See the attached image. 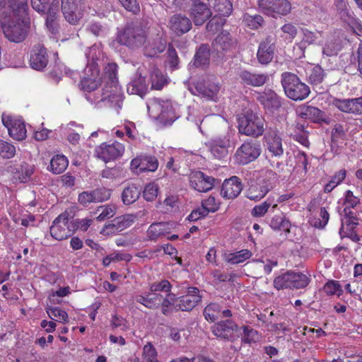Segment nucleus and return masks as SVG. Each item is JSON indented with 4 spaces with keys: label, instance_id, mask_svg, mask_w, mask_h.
<instances>
[{
    "label": "nucleus",
    "instance_id": "obj_1",
    "mask_svg": "<svg viewBox=\"0 0 362 362\" xmlns=\"http://www.w3.org/2000/svg\"><path fill=\"white\" fill-rule=\"evenodd\" d=\"M104 71V77L111 85L103 88L101 100L118 111L122 108L124 95L117 84V65L115 63H109Z\"/></svg>",
    "mask_w": 362,
    "mask_h": 362
},
{
    "label": "nucleus",
    "instance_id": "obj_2",
    "mask_svg": "<svg viewBox=\"0 0 362 362\" xmlns=\"http://www.w3.org/2000/svg\"><path fill=\"white\" fill-rule=\"evenodd\" d=\"M150 30V28L146 23H136L129 25L118 33L116 40L119 44L131 49H138L143 47L147 41V35Z\"/></svg>",
    "mask_w": 362,
    "mask_h": 362
},
{
    "label": "nucleus",
    "instance_id": "obj_3",
    "mask_svg": "<svg viewBox=\"0 0 362 362\" xmlns=\"http://www.w3.org/2000/svg\"><path fill=\"white\" fill-rule=\"evenodd\" d=\"M101 85V78L98 66H90L84 70V74L81 80L79 87L84 93L86 98L91 103L103 102L102 92L98 91Z\"/></svg>",
    "mask_w": 362,
    "mask_h": 362
},
{
    "label": "nucleus",
    "instance_id": "obj_4",
    "mask_svg": "<svg viewBox=\"0 0 362 362\" xmlns=\"http://www.w3.org/2000/svg\"><path fill=\"white\" fill-rule=\"evenodd\" d=\"M276 180V175L273 171L263 172L256 181H250L245 196L250 200H260L274 187Z\"/></svg>",
    "mask_w": 362,
    "mask_h": 362
},
{
    "label": "nucleus",
    "instance_id": "obj_5",
    "mask_svg": "<svg viewBox=\"0 0 362 362\" xmlns=\"http://www.w3.org/2000/svg\"><path fill=\"white\" fill-rule=\"evenodd\" d=\"M0 24L5 37L14 42H22L26 37L30 25V18L0 19Z\"/></svg>",
    "mask_w": 362,
    "mask_h": 362
},
{
    "label": "nucleus",
    "instance_id": "obj_6",
    "mask_svg": "<svg viewBox=\"0 0 362 362\" xmlns=\"http://www.w3.org/2000/svg\"><path fill=\"white\" fill-rule=\"evenodd\" d=\"M281 84L286 96L293 100H303L310 93V88L291 72L281 74Z\"/></svg>",
    "mask_w": 362,
    "mask_h": 362
},
{
    "label": "nucleus",
    "instance_id": "obj_7",
    "mask_svg": "<svg viewBox=\"0 0 362 362\" xmlns=\"http://www.w3.org/2000/svg\"><path fill=\"white\" fill-rule=\"evenodd\" d=\"M238 130L242 134L257 138L265 131V120L253 112H247L239 119Z\"/></svg>",
    "mask_w": 362,
    "mask_h": 362
},
{
    "label": "nucleus",
    "instance_id": "obj_8",
    "mask_svg": "<svg viewBox=\"0 0 362 362\" xmlns=\"http://www.w3.org/2000/svg\"><path fill=\"white\" fill-rule=\"evenodd\" d=\"M28 0H0V19L28 18Z\"/></svg>",
    "mask_w": 362,
    "mask_h": 362
},
{
    "label": "nucleus",
    "instance_id": "obj_9",
    "mask_svg": "<svg viewBox=\"0 0 362 362\" xmlns=\"http://www.w3.org/2000/svg\"><path fill=\"white\" fill-rule=\"evenodd\" d=\"M310 282L309 278L300 272H287L274 279V286L278 290L284 288H303Z\"/></svg>",
    "mask_w": 362,
    "mask_h": 362
},
{
    "label": "nucleus",
    "instance_id": "obj_10",
    "mask_svg": "<svg viewBox=\"0 0 362 362\" xmlns=\"http://www.w3.org/2000/svg\"><path fill=\"white\" fill-rule=\"evenodd\" d=\"M62 12L67 22L76 25L88 8L87 0H61Z\"/></svg>",
    "mask_w": 362,
    "mask_h": 362
},
{
    "label": "nucleus",
    "instance_id": "obj_11",
    "mask_svg": "<svg viewBox=\"0 0 362 362\" xmlns=\"http://www.w3.org/2000/svg\"><path fill=\"white\" fill-rule=\"evenodd\" d=\"M74 230L71 214L64 211L59 215L50 227L52 237L57 240H62L70 237Z\"/></svg>",
    "mask_w": 362,
    "mask_h": 362
},
{
    "label": "nucleus",
    "instance_id": "obj_12",
    "mask_svg": "<svg viewBox=\"0 0 362 362\" xmlns=\"http://www.w3.org/2000/svg\"><path fill=\"white\" fill-rule=\"evenodd\" d=\"M257 4L264 14L273 18L286 16L291 10L288 0H257Z\"/></svg>",
    "mask_w": 362,
    "mask_h": 362
},
{
    "label": "nucleus",
    "instance_id": "obj_13",
    "mask_svg": "<svg viewBox=\"0 0 362 362\" xmlns=\"http://www.w3.org/2000/svg\"><path fill=\"white\" fill-rule=\"evenodd\" d=\"M147 108L149 115L155 119L172 121L174 117L172 103L169 100L153 98L148 102Z\"/></svg>",
    "mask_w": 362,
    "mask_h": 362
},
{
    "label": "nucleus",
    "instance_id": "obj_14",
    "mask_svg": "<svg viewBox=\"0 0 362 362\" xmlns=\"http://www.w3.org/2000/svg\"><path fill=\"white\" fill-rule=\"evenodd\" d=\"M261 146L257 142H245L236 151L235 161L239 164H247L256 160L261 154Z\"/></svg>",
    "mask_w": 362,
    "mask_h": 362
},
{
    "label": "nucleus",
    "instance_id": "obj_15",
    "mask_svg": "<svg viewBox=\"0 0 362 362\" xmlns=\"http://www.w3.org/2000/svg\"><path fill=\"white\" fill-rule=\"evenodd\" d=\"M266 149L272 156L281 157L284 154L282 139L276 127H269L264 136Z\"/></svg>",
    "mask_w": 362,
    "mask_h": 362
},
{
    "label": "nucleus",
    "instance_id": "obj_16",
    "mask_svg": "<svg viewBox=\"0 0 362 362\" xmlns=\"http://www.w3.org/2000/svg\"><path fill=\"white\" fill-rule=\"evenodd\" d=\"M124 152V145L117 141L111 144H103L95 149L97 158L105 163L119 158Z\"/></svg>",
    "mask_w": 362,
    "mask_h": 362
},
{
    "label": "nucleus",
    "instance_id": "obj_17",
    "mask_svg": "<svg viewBox=\"0 0 362 362\" xmlns=\"http://www.w3.org/2000/svg\"><path fill=\"white\" fill-rule=\"evenodd\" d=\"M212 332L217 337L233 341L240 334V329L232 320H226L215 324Z\"/></svg>",
    "mask_w": 362,
    "mask_h": 362
},
{
    "label": "nucleus",
    "instance_id": "obj_18",
    "mask_svg": "<svg viewBox=\"0 0 362 362\" xmlns=\"http://www.w3.org/2000/svg\"><path fill=\"white\" fill-rule=\"evenodd\" d=\"M2 122L8 129L9 135L14 139L22 141L26 137L27 131L21 119L3 115Z\"/></svg>",
    "mask_w": 362,
    "mask_h": 362
},
{
    "label": "nucleus",
    "instance_id": "obj_19",
    "mask_svg": "<svg viewBox=\"0 0 362 362\" xmlns=\"http://www.w3.org/2000/svg\"><path fill=\"white\" fill-rule=\"evenodd\" d=\"M228 127L227 120L218 115H206L199 125V129L202 134L219 132L221 129Z\"/></svg>",
    "mask_w": 362,
    "mask_h": 362
},
{
    "label": "nucleus",
    "instance_id": "obj_20",
    "mask_svg": "<svg viewBox=\"0 0 362 362\" xmlns=\"http://www.w3.org/2000/svg\"><path fill=\"white\" fill-rule=\"evenodd\" d=\"M165 48V40L158 34L152 35L150 31L147 35V41L143 45L144 55L148 57H155L164 52Z\"/></svg>",
    "mask_w": 362,
    "mask_h": 362
},
{
    "label": "nucleus",
    "instance_id": "obj_21",
    "mask_svg": "<svg viewBox=\"0 0 362 362\" xmlns=\"http://www.w3.org/2000/svg\"><path fill=\"white\" fill-rule=\"evenodd\" d=\"M275 40L272 36L265 37L259 45L257 58L261 64H269L275 54Z\"/></svg>",
    "mask_w": 362,
    "mask_h": 362
},
{
    "label": "nucleus",
    "instance_id": "obj_22",
    "mask_svg": "<svg viewBox=\"0 0 362 362\" xmlns=\"http://www.w3.org/2000/svg\"><path fill=\"white\" fill-rule=\"evenodd\" d=\"M237 76L241 84L252 87L262 86L269 80L267 74L252 72L246 69H240Z\"/></svg>",
    "mask_w": 362,
    "mask_h": 362
},
{
    "label": "nucleus",
    "instance_id": "obj_23",
    "mask_svg": "<svg viewBox=\"0 0 362 362\" xmlns=\"http://www.w3.org/2000/svg\"><path fill=\"white\" fill-rule=\"evenodd\" d=\"M136 216L134 214H125L117 216L106 224L101 233L104 234H114L125 230L131 226L135 221Z\"/></svg>",
    "mask_w": 362,
    "mask_h": 362
},
{
    "label": "nucleus",
    "instance_id": "obj_24",
    "mask_svg": "<svg viewBox=\"0 0 362 362\" xmlns=\"http://www.w3.org/2000/svg\"><path fill=\"white\" fill-rule=\"evenodd\" d=\"M214 177L201 171H194L189 175L190 186L200 192H206L211 189L214 185Z\"/></svg>",
    "mask_w": 362,
    "mask_h": 362
},
{
    "label": "nucleus",
    "instance_id": "obj_25",
    "mask_svg": "<svg viewBox=\"0 0 362 362\" xmlns=\"http://www.w3.org/2000/svg\"><path fill=\"white\" fill-rule=\"evenodd\" d=\"M219 90L220 86L218 83L203 80L196 83L194 88L192 89V93L209 100H215Z\"/></svg>",
    "mask_w": 362,
    "mask_h": 362
},
{
    "label": "nucleus",
    "instance_id": "obj_26",
    "mask_svg": "<svg viewBox=\"0 0 362 362\" xmlns=\"http://www.w3.org/2000/svg\"><path fill=\"white\" fill-rule=\"evenodd\" d=\"M199 289L195 287L189 288L188 293L181 296L175 301V308L182 311L191 310L199 302L202 296L198 294Z\"/></svg>",
    "mask_w": 362,
    "mask_h": 362
},
{
    "label": "nucleus",
    "instance_id": "obj_27",
    "mask_svg": "<svg viewBox=\"0 0 362 362\" xmlns=\"http://www.w3.org/2000/svg\"><path fill=\"white\" fill-rule=\"evenodd\" d=\"M344 35L339 30H336L327 38L323 47L322 54L327 57L336 55L341 49Z\"/></svg>",
    "mask_w": 362,
    "mask_h": 362
},
{
    "label": "nucleus",
    "instance_id": "obj_28",
    "mask_svg": "<svg viewBox=\"0 0 362 362\" xmlns=\"http://www.w3.org/2000/svg\"><path fill=\"white\" fill-rule=\"evenodd\" d=\"M334 105L346 113L362 115V96L351 99H335Z\"/></svg>",
    "mask_w": 362,
    "mask_h": 362
},
{
    "label": "nucleus",
    "instance_id": "obj_29",
    "mask_svg": "<svg viewBox=\"0 0 362 362\" xmlns=\"http://www.w3.org/2000/svg\"><path fill=\"white\" fill-rule=\"evenodd\" d=\"M243 189L240 179L236 176L226 180L221 187V195L225 199L237 197Z\"/></svg>",
    "mask_w": 362,
    "mask_h": 362
},
{
    "label": "nucleus",
    "instance_id": "obj_30",
    "mask_svg": "<svg viewBox=\"0 0 362 362\" xmlns=\"http://www.w3.org/2000/svg\"><path fill=\"white\" fill-rule=\"evenodd\" d=\"M48 64V55L46 49L42 45H37L32 49L30 65L35 70L41 71Z\"/></svg>",
    "mask_w": 362,
    "mask_h": 362
},
{
    "label": "nucleus",
    "instance_id": "obj_31",
    "mask_svg": "<svg viewBox=\"0 0 362 362\" xmlns=\"http://www.w3.org/2000/svg\"><path fill=\"white\" fill-rule=\"evenodd\" d=\"M168 26L177 35H181L191 29L192 23L187 16L179 13L170 18Z\"/></svg>",
    "mask_w": 362,
    "mask_h": 362
},
{
    "label": "nucleus",
    "instance_id": "obj_32",
    "mask_svg": "<svg viewBox=\"0 0 362 362\" xmlns=\"http://www.w3.org/2000/svg\"><path fill=\"white\" fill-rule=\"evenodd\" d=\"M257 100L270 112H274L281 107L279 97L272 90H267L260 93Z\"/></svg>",
    "mask_w": 362,
    "mask_h": 362
},
{
    "label": "nucleus",
    "instance_id": "obj_33",
    "mask_svg": "<svg viewBox=\"0 0 362 362\" xmlns=\"http://www.w3.org/2000/svg\"><path fill=\"white\" fill-rule=\"evenodd\" d=\"M148 90L146 78L141 74H137L127 85V90L129 94L143 97Z\"/></svg>",
    "mask_w": 362,
    "mask_h": 362
},
{
    "label": "nucleus",
    "instance_id": "obj_34",
    "mask_svg": "<svg viewBox=\"0 0 362 362\" xmlns=\"http://www.w3.org/2000/svg\"><path fill=\"white\" fill-rule=\"evenodd\" d=\"M213 46L218 52L230 51L235 47L229 33L226 31L221 32L216 37L213 42Z\"/></svg>",
    "mask_w": 362,
    "mask_h": 362
},
{
    "label": "nucleus",
    "instance_id": "obj_35",
    "mask_svg": "<svg viewBox=\"0 0 362 362\" xmlns=\"http://www.w3.org/2000/svg\"><path fill=\"white\" fill-rule=\"evenodd\" d=\"M211 15L210 10L202 3L194 4L191 8V16L196 25H202Z\"/></svg>",
    "mask_w": 362,
    "mask_h": 362
},
{
    "label": "nucleus",
    "instance_id": "obj_36",
    "mask_svg": "<svg viewBox=\"0 0 362 362\" xmlns=\"http://www.w3.org/2000/svg\"><path fill=\"white\" fill-rule=\"evenodd\" d=\"M45 14L47 15L46 25L47 28L52 31V33H54L57 29V24L56 21L59 16V1H52L49 6L48 9L47 8Z\"/></svg>",
    "mask_w": 362,
    "mask_h": 362
},
{
    "label": "nucleus",
    "instance_id": "obj_37",
    "mask_svg": "<svg viewBox=\"0 0 362 362\" xmlns=\"http://www.w3.org/2000/svg\"><path fill=\"white\" fill-rule=\"evenodd\" d=\"M170 233L169 223L159 222L152 223L148 230V238L151 240H156L163 236L166 235Z\"/></svg>",
    "mask_w": 362,
    "mask_h": 362
},
{
    "label": "nucleus",
    "instance_id": "obj_38",
    "mask_svg": "<svg viewBox=\"0 0 362 362\" xmlns=\"http://www.w3.org/2000/svg\"><path fill=\"white\" fill-rule=\"evenodd\" d=\"M150 79L153 89L160 90L165 84L166 78L161 71L153 64H149Z\"/></svg>",
    "mask_w": 362,
    "mask_h": 362
},
{
    "label": "nucleus",
    "instance_id": "obj_39",
    "mask_svg": "<svg viewBox=\"0 0 362 362\" xmlns=\"http://www.w3.org/2000/svg\"><path fill=\"white\" fill-rule=\"evenodd\" d=\"M69 161L63 155H56L50 160L48 170L54 174L62 173L68 167Z\"/></svg>",
    "mask_w": 362,
    "mask_h": 362
},
{
    "label": "nucleus",
    "instance_id": "obj_40",
    "mask_svg": "<svg viewBox=\"0 0 362 362\" xmlns=\"http://www.w3.org/2000/svg\"><path fill=\"white\" fill-rule=\"evenodd\" d=\"M141 189L135 185L125 187L122 193V199L124 204L129 205L134 203L140 197Z\"/></svg>",
    "mask_w": 362,
    "mask_h": 362
},
{
    "label": "nucleus",
    "instance_id": "obj_41",
    "mask_svg": "<svg viewBox=\"0 0 362 362\" xmlns=\"http://www.w3.org/2000/svg\"><path fill=\"white\" fill-rule=\"evenodd\" d=\"M343 211L345 217L341 219L340 233L341 235H342V233L348 235V232L353 231L355 227L358 225V222L351 211H348L347 209H344Z\"/></svg>",
    "mask_w": 362,
    "mask_h": 362
},
{
    "label": "nucleus",
    "instance_id": "obj_42",
    "mask_svg": "<svg viewBox=\"0 0 362 362\" xmlns=\"http://www.w3.org/2000/svg\"><path fill=\"white\" fill-rule=\"evenodd\" d=\"M252 252L248 250H241L233 253H226L224 255V260L231 264H237L245 262L250 258Z\"/></svg>",
    "mask_w": 362,
    "mask_h": 362
},
{
    "label": "nucleus",
    "instance_id": "obj_43",
    "mask_svg": "<svg viewBox=\"0 0 362 362\" xmlns=\"http://www.w3.org/2000/svg\"><path fill=\"white\" fill-rule=\"evenodd\" d=\"M216 12L221 16H228L233 10V5L231 0H221L216 1V2H209Z\"/></svg>",
    "mask_w": 362,
    "mask_h": 362
},
{
    "label": "nucleus",
    "instance_id": "obj_44",
    "mask_svg": "<svg viewBox=\"0 0 362 362\" xmlns=\"http://www.w3.org/2000/svg\"><path fill=\"white\" fill-rule=\"evenodd\" d=\"M270 226L274 230H284L286 233L290 232L291 223L283 214L274 216L270 222Z\"/></svg>",
    "mask_w": 362,
    "mask_h": 362
},
{
    "label": "nucleus",
    "instance_id": "obj_45",
    "mask_svg": "<svg viewBox=\"0 0 362 362\" xmlns=\"http://www.w3.org/2000/svg\"><path fill=\"white\" fill-rule=\"evenodd\" d=\"M209 49L206 45H201L197 49L195 55L194 64L197 66L207 64L209 61Z\"/></svg>",
    "mask_w": 362,
    "mask_h": 362
},
{
    "label": "nucleus",
    "instance_id": "obj_46",
    "mask_svg": "<svg viewBox=\"0 0 362 362\" xmlns=\"http://www.w3.org/2000/svg\"><path fill=\"white\" fill-rule=\"evenodd\" d=\"M346 171L341 169L337 172L333 176L331 177L329 182L325 185L324 192L325 193L331 192L337 186L341 184L345 179Z\"/></svg>",
    "mask_w": 362,
    "mask_h": 362
},
{
    "label": "nucleus",
    "instance_id": "obj_47",
    "mask_svg": "<svg viewBox=\"0 0 362 362\" xmlns=\"http://www.w3.org/2000/svg\"><path fill=\"white\" fill-rule=\"evenodd\" d=\"M141 362H159L157 351L151 342L143 347Z\"/></svg>",
    "mask_w": 362,
    "mask_h": 362
},
{
    "label": "nucleus",
    "instance_id": "obj_48",
    "mask_svg": "<svg viewBox=\"0 0 362 362\" xmlns=\"http://www.w3.org/2000/svg\"><path fill=\"white\" fill-rule=\"evenodd\" d=\"M86 55L88 59V66L86 67H90V66H98L97 61L103 57V54L98 46L93 45L88 48Z\"/></svg>",
    "mask_w": 362,
    "mask_h": 362
},
{
    "label": "nucleus",
    "instance_id": "obj_49",
    "mask_svg": "<svg viewBox=\"0 0 362 362\" xmlns=\"http://www.w3.org/2000/svg\"><path fill=\"white\" fill-rule=\"evenodd\" d=\"M204 315L206 320L214 322L221 317V306L217 303H210L204 308Z\"/></svg>",
    "mask_w": 362,
    "mask_h": 362
},
{
    "label": "nucleus",
    "instance_id": "obj_50",
    "mask_svg": "<svg viewBox=\"0 0 362 362\" xmlns=\"http://www.w3.org/2000/svg\"><path fill=\"white\" fill-rule=\"evenodd\" d=\"M202 216H207L209 212H215L219 208V203L214 197L210 196L202 202Z\"/></svg>",
    "mask_w": 362,
    "mask_h": 362
},
{
    "label": "nucleus",
    "instance_id": "obj_51",
    "mask_svg": "<svg viewBox=\"0 0 362 362\" xmlns=\"http://www.w3.org/2000/svg\"><path fill=\"white\" fill-rule=\"evenodd\" d=\"M299 115L302 118L315 119L319 118L321 111L313 106L302 107L298 110Z\"/></svg>",
    "mask_w": 362,
    "mask_h": 362
},
{
    "label": "nucleus",
    "instance_id": "obj_52",
    "mask_svg": "<svg viewBox=\"0 0 362 362\" xmlns=\"http://www.w3.org/2000/svg\"><path fill=\"white\" fill-rule=\"evenodd\" d=\"M243 21L247 27L252 29H257L263 24L264 19L260 15L252 16L246 13L244 15Z\"/></svg>",
    "mask_w": 362,
    "mask_h": 362
},
{
    "label": "nucleus",
    "instance_id": "obj_53",
    "mask_svg": "<svg viewBox=\"0 0 362 362\" xmlns=\"http://www.w3.org/2000/svg\"><path fill=\"white\" fill-rule=\"evenodd\" d=\"M47 313L49 317L53 320L60 322H68V314L63 310L59 308H47Z\"/></svg>",
    "mask_w": 362,
    "mask_h": 362
},
{
    "label": "nucleus",
    "instance_id": "obj_54",
    "mask_svg": "<svg viewBox=\"0 0 362 362\" xmlns=\"http://www.w3.org/2000/svg\"><path fill=\"white\" fill-rule=\"evenodd\" d=\"M158 167V162L156 157L143 156L141 173L150 171L154 172Z\"/></svg>",
    "mask_w": 362,
    "mask_h": 362
},
{
    "label": "nucleus",
    "instance_id": "obj_55",
    "mask_svg": "<svg viewBox=\"0 0 362 362\" xmlns=\"http://www.w3.org/2000/svg\"><path fill=\"white\" fill-rule=\"evenodd\" d=\"M158 187L152 182L146 185L143 191L144 198L148 202H153L158 196Z\"/></svg>",
    "mask_w": 362,
    "mask_h": 362
},
{
    "label": "nucleus",
    "instance_id": "obj_56",
    "mask_svg": "<svg viewBox=\"0 0 362 362\" xmlns=\"http://www.w3.org/2000/svg\"><path fill=\"white\" fill-rule=\"evenodd\" d=\"M171 288V284L165 279L161 280L160 281L153 282L149 286L151 292L155 293L158 291H162L169 293H170Z\"/></svg>",
    "mask_w": 362,
    "mask_h": 362
},
{
    "label": "nucleus",
    "instance_id": "obj_57",
    "mask_svg": "<svg viewBox=\"0 0 362 362\" xmlns=\"http://www.w3.org/2000/svg\"><path fill=\"white\" fill-rule=\"evenodd\" d=\"M15 154V146L0 139V156L4 158H13Z\"/></svg>",
    "mask_w": 362,
    "mask_h": 362
},
{
    "label": "nucleus",
    "instance_id": "obj_58",
    "mask_svg": "<svg viewBox=\"0 0 362 362\" xmlns=\"http://www.w3.org/2000/svg\"><path fill=\"white\" fill-rule=\"evenodd\" d=\"M325 76L324 71L320 66H314L309 75L310 83L317 85L322 83Z\"/></svg>",
    "mask_w": 362,
    "mask_h": 362
},
{
    "label": "nucleus",
    "instance_id": "obj_59",
    "mask_svg": "<svg viewBox=\"0 0 362 362\" xmlns=\"http://www.w3.org/2000/svg\"><path fill=\"white\" fill-rule=\"evenodd\" d=\"M110 327L112 329H119L121 331H127L129 328L127 320L117 315H114L112 317L110 322Z\"/></svg>",
    "mask_w": 362,
    "mask_h": 362
},
{
    "label": "nucleus",
    "instance_id": "obj_60",
    "mask_svg": "<svg viewBox=\"0 0 362 362\" xmlns=\"http://www.w3.org/2000/svg\"><path fill=\"white\" fill-rule=\"evenodd\" d=\"M148 305L146 308L148 309H157L160 306L162 301V295L155 292L148 293Z\"/></svg>",
    "mask_w": 362,
    "mask_h": 362
},
{
    "label": "nucleus",
    "instance_id": "obj_61",
    "mask_svg": "<svg viewBox=\"0 0 362 362\" xmlns=\"http://www.w3.org/2000/svg\"><path fill=\"white\" fill-rule=\"evenodd\" d=\"M87 30L98 37H104L107 34L108 28L105 26L102 25L100 23H90Z\"/></svg>",
    "mask_w": 362,
    "mask_h": 362
},
{
    "label": "nucleus",
    "instance_id": "obj_62",
    "mask_svg": "<svg viewBox=\"0 0 362 362\" xmlns=\"http://www.w3.org/2000/svg\"><path fill=\"white\" fill-rule=\"evenodd\" d=\"M98 211H100V213L97 216V220L102 221L106 218L112 217L115 214L116 208L114 206L106 205L100 206Z\"/></svg>",
    "mask_w": 362,
    "mask_h": 362
},
{
    "label": "nucleus",
    "instance_id": "obj_63",
    "mask_svg": "<svg viewBox=\"0 0 362 362\" xmlns=\"http://www.w3.org/2000/svg\"><path fill=\"white\" fill-rule=\"evenodd\" d=\"M325 292L328 295H336L339 296L341 294V286L337 281H329L324 286Z\"/></svg>",
    "mask_w": 362,
    "mask_h": 362
},
{
    "label": "nucleus",
    "instance_id": "obj_64",
    "mask_svg": "<svg viewBox=\"0 0 362 362\" xmlns=\"http://www.w3.org/2000/svg\"><path fill=\"white\" fill-rule=\"evenodd\" d=\"M296 165L298 168H302L306 173L310 168V159L304 152H299L296 156Z\"/></svg>",
    "mask_w": 362,
    "mask_h": 362
}]
</instances>
